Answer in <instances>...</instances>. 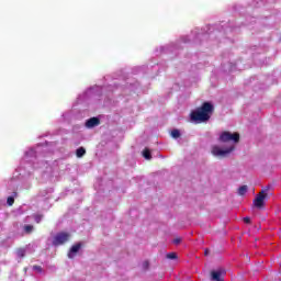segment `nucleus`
I'll return each mask as SVG.
<instances>
[{"mask_svg": "<svg viewBox=\"0 0 281 281\" xmlns=\"http://www.w3.org/2000/svg\"><path fill=\"white\" fill-rule=\"evenodd\" d=\"M187 101H188V97L181 95L178 99V104L183 105V104H186Z\"/></svg>", "mask_w": 281, "mask_h": 281, "instance_id": "15", "label": "nucleus"}, {"mask_svg": "<svg viewBox=\"0 0 281 281\" xmlns=\"http://www.w3.org/2000/svg\"><path fill=\"white\" fill-rule=\"evenodd\" d=\"M236 147L234 145H224L223 147L218 145H213L211 153L213 157H218L220 159H225L231 153H234Z\"/></svg>", "mask_w": 281, "mask_h": 281, "instance_id": "3", "label": "nucleus"}, {"mask_svg": "<svg viewBox=\"0 0 281 281\" xmlns=\"http://www.w3.org/2000/svg\"><path fill=\"white\" fill-rule=\"evenodd\" d=\"M226 271L223 268L211 271V280L212 281H225L223 280V276H225Z\"/></svg>", "mask_w": 281, "mask_h": 281, "instance_id": "8", "label": "nucleus"}, {"mask_svg": "<svg viewBox=\"0 0 281 281\" xmlns=\"http://www.w3.org/2000/svg\"><path fill=\"white\" fill-rule=\"evenodd\" d=\"M18 258H25V249L20 248L18 251Z\"/></svg>", "mask_w": 281, "mask_h": 281, "instance_id": "16", "label": "nucleus"}, {"mask_svg": "<svg viewBox=\"0 0 281 281\" xmlns=\"http://www.w3.org/2000/svg\"><path fill=\"white\" fill-rule=\"evenodd\" d=\"M220 142L223 144H228V146H235L240 142V134L232 132H223L220 135Z\"/></svg>", "mask_w": 281, "mask_h": 281, "instance_id": "4", "label": "nucleus"}, {"mask_svg": "<svg viewBox=\"0 0 281 281\" xmlns=\"http://www.w3.org/2000/svg\"><path fill=\"white\" fill-rule=\"evenodd\" d=\"M87 128H95V126H100V119L99 117H91L86 121Z\"/></svg>", "mask_w": 281, "mask_h": 281, "instance_id": "9", "label": "nucleus"}, {"mask_svg": "<svg viewBox=\"0 0 281 281\" xmlns=\"http://www.w3.org/2000/svg\"><path fill=\"white\" fill-rule=\"evenodd\" d=\"M267 190H269V188H267L266 190H262L259 194L256 195L254 200L255 207H258L259 210L260 207H265V200L267 199Z\"/></svg>", "mask_w": 281, "mask_h": 281, "instance_id": "6", "label": "nucleus"}, {"mask_svg": "<svg viewBox=\"0 0 281 281\" xmlns=\"http://www.w3.org/2000/svg\"><path fill=\"white\" fill-rule=\"evenodd\" d=\"M133 85L130 86H108L105 88H100L99 86H93L86 92L77 98V104H98L99 106H109L110 104H115L113 101L112 93H131L133 91Z\"/></svg>", "mask_w": 281, "mask_h": 281, "instance_id": "1", "label": "nucleus"}, {"mask_svg": "<svg viewBox=\"0 0 281 281\" xmlns=\"http://www.w3.org/2000/svg\"><path fill=\"white\" fill-rule=\"evenodd\" d=\"M204 254H205V256H207V255L210 254V251H209V250H205V252H204Z\"/></svg>", "mask_w": 281, "mask_h": 281, "instance_id": "27", "label": "nucleus"}, {"mask_svg": "<svg viewBox=\"0 0 281 281\" xmlns=\"http://www.w3.org/2000/svg\"><path fill=\"white\" fill-rule=\"evenodd\" d=\"M142 154H143V157H144L145 159H147V160L153 159V155L150 154V149L145 148Z\"/></svg>", "mask_w": 281, "mask_h": 281, "instance_id": "12", "label": "nucleus"}, {"mask_svg": "<svg viewBox=\"0 0 281 281\" xmlns=\"http://www.w3.org/2000/svg\"><path fill=\"white\" fill-rule=\"evenodd\" d=\"M33 271H37V273H43V268L41 266H33Z\"/></svg>", "mask_w": 281, "mask_h": 281, "instance_id": "18", "label": "nucleus"}, {"mask_svg": "<svg viewBox=\"0 0 281 281\" xmlns=\"http://www.w3.org/2000/svg\"><path fill=\"white\" fill-rule=\"evenodd\" d=\"M248 190H249V187H247V184L239 187V189H238L239 196H245V194H247Z\"/></svg>", "mask_w": 281, "mask_h": 281, "instance_id": "10", "label": "nucleus"}, {"mask_svg": "<svg viewBox=\"0 0 281 281\" xmlns=\"http://www.w3.org/2000/svg\"><path fill=\"white\" fill-rule=\"evenodd\" d=\"M182 41H183V43H190V36H184V37H182Z\"/></svg>", "mask_w": 281, "mask_h": 281, "instance_id": "24", "label": "nucleus"}, {"mask_svg": "<svg viewBox=\"0 0 281 281\" xmlns=\"http://www.w3.org/2000/svg\"><path fill=\"white\" fill-rule=\"evenodd\" d=\"M181 237H177L173 239V245H181Z\"/></svg>", "mask_w": 281, "mask_h": 281, "instance_id": "21", "label": "nucleus"}, {"mask_svg": "<svg viewBox=\"0 0 281 281\" xmlns=\"http://www.w3.org/2000/svg\"><path fill=\"white\" fill-rule=\"evenodd\" d=\"M171 137H173V139H179V137H181V132L179 130H172Z\"/></svg>", "mask_w": 281, "mask_h": 281, "instance_id": "13", "label": "nucleus"}, {"mask_svg": "<svg viewBox=\"0 0 281 281\" xmlns=\"http://www.w3.org/2000/svg\"><path fill=\"white\" fill-rule=\"evenodd\" d=\"M7 203H8V205H14V196H9L7 199Z\"/></svg>", "mask_w": 281, "mask_h": 281, "instance_id": "19", "label": "nucleus"}, {"mask_svg": "<svg viewBox=\"0 0 281 281\" xmlns=\"http://www.w3.org/2000/svg\"><path fill=\"white\" fill-rule=\"evenodd\" d=\"M76 155H77V157L80 159V158H82L83 156L87 155V149H85V147H79V148L76 150Z\"/></svg>", "mask_w": 281, "mask_h": 281, "instance_id": "11", "label": "nucleus"}, {"mask_svg": "<svg viewBox=\"0 0 281 281\" xmlns=\"http://www.w3.org/2000/svg\"><path fill=\"white\" fill-rule=\"evenodd\" d=\"M201 106H214V104L210 101L203 102Z\"/></svg>", "mask_w": 281, "mask_h": 281, "instance_id": "22", "label": "nucleus"}, {"mask_svg": "<svg viewBox=\"0 0 281 281\" xmlns=\"http://www.w3.org/2000/svg\"><path fill=\"white\" fill-rule=\"evenodd\" d=\"M244 223H246V224L251 223V218H249V217H244Z\"/></svg>", "mask_w": 281, "mask_h": 281, "instance_id": "25", "label": "nucleus"}, {"mask_svg": "<svg viewBox=\"0 0 281 281\" xmlns=\"http://www.w3.org/2000/svg\"><path fill=\"white\" fill-rule=\"evenodd\" d=\"M69 238H71V234L69 233H57L55 237L53 238V246L54 247H60V245H65V243H69Z\"/></svg>", "mask_w": 281, "mask_h": 281, "instance_id": "5", "label": "nucleus"}, {"mask_svg": "<svg viewBox=\"0 0 281 281\" xmlns=\"http://www.w3.org/2000/svg\"><path fill=\"white\" fill-rule=\"evenodd\" d=\"M23 229L26 234H32L34 232V225H24Z\"/></svg>", "mask_w": 281, "mask_h": 281, "instance_id": "14", "label": "nucleus"}, {"mask_svg": "<svg viewBox=\"0 0 281 281\" xmlns=\"http://www.w3.org/2000/svg\"><path fill=\"white\" fill-rule=\"evenodd\" d=\"M213 113L214 106H201L191 112L190 120L193 124H203L210 122Z\"/></svg>", "mask_w": 281, "mask_h": 281, "instance_id": "2", "label": "nucleus"}, {"mask_svg": "<svg viewBox=\"0 0 281 281\" xmlns=\"http://www.w3.org/2000/svg\"><path fill=\"white\" fill-rule=\"evenodd\" d=\"M166 258H168V260H177V254L169 252V254H167Z\"/></svg>", "mask_w": 281, "mask_h": 281, "instance_id": "17", "label": "nucleus"}, {"mask_svg": "<svg viewBox=\"0 0 281 281\" xmlns=\"http://www.w3.org/2000/svg\"><path fill=\"white\" fill-rule=\"evenodd\" d=\"M80 249H82V241H79V243L72 245L71 248L68 251V258L70 260H74V258H76V256L78 255Z\"/></svg>", "mask_w": 281, "mask_h": 281, "instance_id": "7", "label": "nucleus"}, {"mask_svg": "<svg viewBox=\"0 0 281 281\" xmlns=\"http://www.w3.org/2000/svg\"><path fill=\"white\" fill-rule=\"evenodd\" d=\"M143 267H144V269H148V267H149L148 261H145V262L143 263Z\"/></svg>", "mask_w": 281, "mask_h": 281, "instance_id": "26", "label": "nucleus"}, {"mask_svg": "<svg viewBox=\"0 0 281 281\" xmlns=\"http://www.w3.org/2000/svg\"><path fill=\"white\" fill-rule=\"evenodd\" d=\"M35 223H41L43 221V215H34Z\"/></svg>", "mask_w": 281, "mask_h": 281, "instance_id": "20", "label": "nucleus"}, {"mask_svg": "<svg viewBox=\"0 0 281 281\" xmlns=\"http://www.w3.org/2000/svg\"><path fill=\"white\" fill-rule=\"evenodd\" d=\"M234 69H236V66L229 64V68H225V71H234Z\"/></svg>", "mask_w": 281, "mask_h": 281, "instance_id": "23", "label": "nucleus"}]
</instances>
